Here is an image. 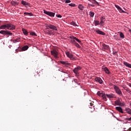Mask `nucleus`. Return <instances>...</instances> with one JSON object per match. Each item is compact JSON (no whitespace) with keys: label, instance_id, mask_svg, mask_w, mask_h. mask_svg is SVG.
<instances>
[{"label":"nucleus","instance_id":"1","mask_svg":"<svg viewBox=\"0 0 131 131\" xmlns=\"http://www.w3.org/2000/svg\"><path fill=\"white\" fill-rule=\"evenodd\" d=\"M8 29V30H15L16 26L12 24H7L0 26V29Z\"/></svg>","mask_w":131,"mask_h":131},{"label":"nucleus","instance_id":"2","mask_svg":"<svg viewBox=\"0 0 131 131\" xmlns=\"http://www.w3.org/2000/svg\"><path fill=\"white\" fill-rule=\"evenodd\" d=\"M46 29L53 30V31H58V28L57 26L52 25L51 24H45Z\"/></svg>","mask_w":131,"mask_h":131},{"label":"nucleus","instance_id":"3","mask_svg":"<svg viewBox=\"0 0 131 131\" xmlns=\"http://www.w3.org/2000/svg\"><path fill=\"white\" fill-rule=\"evenodd\" d=\"M66 55L68 58H69V59L72 60V61H75V60H76V58H75L73 54H70L69 51L66 52Z\"/></svg>","mask_w":131,"mask_h":131},{"label":"nucleus","instance_id":"4","mask_svg":"<svg viewBox=\"0 0 131 131\" xmlns=\"http://www.w3.org/2000/svg\"><path fill=\"white\" fill-rule=\"evenodd\" d=\"M0 34H3V35H13V33L11 32L10 31L8 30H1L0 31Z\"/></svg>","mask_w":131,"mask_h":131},{"label":"nucleus","instance_id":"5","mask_svg":"<svg viewBox=\"0 0 131 131\" xmlns=\"http://www.w3.org/2000/svg\"><path fill=\"white\" fill-rule=\"evenodd\" d=\"M97 95L99 96V97H102V99H103L104 101H107L106 94H105V93H104L103 91H98L97 92Z\"/></svg>","mask_w":131,"mask_h":131},{"label":"nucleus","instance_id":"6","mask_svg":"<svg viewBox=\"0 0 131 131\" xmlns=\"http://www.w3.org/2000/svg\"><path fill=\"white\" fill-rule=\"evenodd\" d=\"M43 13L46 14V15H47L48 16H49L50 17H55V15H56V13L54 12H52L51 11H48L46 10H43Z\"/></svg>","mask_w":131,"mask_h":131},{"label":"nucleus","instance_id":"7","mask_svg":"<svg viewBox=\"0 0 131 131\" xmlns=\"http://www.w3.org/2000/svg\"><path fill=\"white\" fill-rule=\"evenodd\" d=\"M114 89L116 91V94L119 95V96H122V92H121V90H120L119 88H118V86L115 85L114 86Z\"/></svg>","mask_w":131,"mask_h":131},{"label":"nucleus","instance_id":"8","mask_svg":"<svg viewBox=\"0 0 131 131\" xmlns=\"http://www.w3.org/2000/svg\"><path fill=\"white\" fill-rule=\"evenodd\" d=\"M51 55H52V56H54L55 59H59V56H58L59 53L57 51H56V50H53L51 51Z\"/></svg>","mask_w":131,"mask_h":131},{"label":"nucleus","instance_id":"9","mask_svg":"<svg viewBox=\"0 0 131 131\" xmlns=\"http://www.w3.org/2000/svg\"><path fill=\"white\" fill-rule=\"evenodd\" d=\"M21 5H23L25 8H31V6L30 5V4L28 2H27L26 1H21Z\"/></svg>","mask_w":131,"mask_h":131},{"label":"nucleus","instance_id":"10","mask_svg":"<svg viewBox=\"0 0 131 131\" xmlns=\"http://www.w3.org/2000/svg\"><path fill=\"white\" fill-rule=\"evenodd\" d=\"M80 69H81V67H78L74 69L73 72L75 74L76 76H79V73H78V71L79 70H80Z\"/></svg>","mask_w":131,"mask_h":131},{"label":"nucleus","instance_id":"11","mask_svg":"<svg viewBox=\"0 0 131 131\" xmlns=\"http://www.w3.org/2000/svg\"><path fill=\"white\" fill-rule=\"evenodd\" d=\"M69 38H71V39H75V40H76L77 41V42H78V43H79L80 45H81V43H82L80 40H79L78 38H77V37H75L74 36H69Z\"/></svg>","mask_w":131,"mask_h":131},{"label":"nucleus","instance_id":"12","mask_svg":"<svg viewBox=\"0 0 131 131\" xmlns=\"http://www.w3.org/2000/svg\"><path fill=\"white\" fill-rule=\"evenodd\" d=\"M102 51L108 50H109V49H110V47L109 46V45H107L103 43L102 44Z\"/></svg>","mask_w":131,"mask_h":131},{"label":"nucleus","instance_id":"13","mask_svg":"<svg viewBox=\"0 0 131 131\" xmlns=\"http://www.w3.org/2000/svg\"><path fill=\"white\" fill-rule=\"evenodd\" d=\"M95 32H96L97 34H99L100 35H106V33H105V32L100 30L99 29H97Z\"/></svg>","mask_w":131,"mask_h":131},{"label":"nucleus","instance_id":"14","mask_svg":"<svg viewBox=\"0 0 131 131\" xmlns=\"http://www.w3.org/2000/svg\"><path fill=\"white\" fill-rule=\"evenodd\" d=\"M95 81H97V82H99L100 84H102L103 83V80L100 77H96L95 79Z\"/></svg>","mask_w":131,"mask_h":131},{"label":"nucleus","instance_id":"15","mask_svg":"<svg viewBox=\"0 0 131 131\" xmlns=\"http://www.w3.org/2000/svg\"><path fill=\"white\" fill-rule=\"evenodd\" d=\"M107 96V98H108V99H112L115 97V95L113 94L112 93L110 94H105V97Z\"/></svg>","mask_w":131,"mask_h":131},{"label":"nucleus","instance_id":"16","mask_svg":"<svg viewBox=\"0 0 131 131\" xmlns=\"http://www.w3.org/2000/svg\"><path fill=\"white\" fill-rule=\"evenodd\" d=\"M105 21H106V18H105V17L102 16V17L100 18V24L101 25L104 24Z\"/></svg>","mask_w":131,"mask_h":131},{"label":"nucleus","instance_id":"17","mask_svg":"<svg viewBox=\"0 0 131 131\" xmlns=\"http://www.w3.org/2000/svg\"><path fill=\"white\" fill-rule=\"evenodd\" d=\"M46 33L47 35H53V34H54V32H53L52 30H47Z\"/></svg>","mask_w":131,"mask_h":131},{"label":"nucleus","instance_id":"18","mask_svg":"<svg viewBox=\"0 0 131 131\" xmlns=\"http://www.w3.org/2000/svg\"><path fill=\"white\" fill-rule=\"evenodd\" d=\"M11 5L14 6V7H17V6L19 5V3L12 1L10 3Z\"/></svg>","mask_w":131,"mask_h":131},{"label":"nucleus","instance_id":"19","mask_svg":"<svg viewBox=\"0 0 131 131\" xmlns=\"http://www.w3.org/2000/svg\"><path fill=\"white\" fill-rule=\"evenodd\" d=\"M116 110L118 111V112H120V113H123V111L122 110V108L120 106H116Z\"/></svg>","mask_w":131,"mask_h":131},{"label":"nucleus","instance_id":"20","mask_svg":"<svg viewBox=\"0 0 131 131\" xmlns=\"http://www.w3.org/2000/svg\"><path fill=\"white\" fill-rule=\"evenodd\" d=\"M24 16H30V17H32V16H33V14H32L31 12H24Z\"/></svg>","mask_w":131,"mask_h":131},{"label":"nucleus","instance_id":"21","mask_svg":"<svg viewBox=\"0 0 131 131\" xmlns=\"http://www.w3.org/2000/svg\"><path fill=\"white\" fill-rule=\"evenodd\" d=\"M121 102V101L119 99H118V100H116L115 101V106H116V105L117 106H119V105H120V102Z\"/></svg>","mask_w":131,"mask_h":131},{"label":"nucleus","instance_id":"22","mask_svg":"<svg viewBox=\"0 0 131 131\" xmlns=\"http://www.w3.org/2000/svg\"><path fill=\"white\" fill-rule=\"evenodd\" d=\"M22 31L25 35H26V36H27V35H28V31H27V30H26V29L23 28Z\"/></svg>","mask_w":131,"mask_h":131},{"label":"nucleus","instance_id":"23","mask_svg":"<svg viewBox=\"0 0 131 131\" xmlns=\"http://www.w3.org/2000/svg\"><path fill=\"white\" fill-rule=\"evenodd\" d=\"M29 49V47L27 45H26L22 47L21 50L22 51H27Z\"/></svg>","mask_w":131,"mask_h":131},{"label":"nucleus","instance_id":"24","mask_svg":"<svg viewBox=\"0 0 131 131\" xmlns=\"http://www.w3.org/2000/svg\"><path fill=\"white\" fill-rule=\"evenodd\" d=\"M90 3L94 4L95 5H97V6H100V4L96 0H91V2Z\"/></svg>","mask_w":131,"mask_h":131},{"label":"nucleus","instance_id":"25","mask_svg":"<svg viewBox=\"0 0 131 131\" xmlns=\"http://www.w3.org/2000/svg\"><path fill=\"white\" fill-rule=\"evenodd\" d=\"M60 63L62 64V65H70V63L68 62V61H61Z\"/></svg>","mask_w":131,"mask_h":131},{"label":"nucleus","instance_id":"26","mask_svg":"<svg viewBox=\"0 0 131 131\" xmlns=\"http://www.w3.org/2000/svg\"><path fill=\"white\" fill-rule=\"evenodd\" d=\"M114 39L115 40H120V39L119 38V36L117 35H114Z\"/></svg>","mask_w":131,"mask_h":131},{"label":"nucleus","instance_id":"27","mask_svg":"<svg viewBox=\"0 0 131 131\" xmlns=\"http://www.w3.org/2000/svg\"><path fill=\"white\" fill-rule=\"evenodd\" d=\"M104 71H105V73H107V74H109L110 73V71H109V69H108V68L105 67L103 69Z\"/></svg>","mask_w":131,"mask_h":131},{"label":"nucleus","instance_id":"28","mask_svg":"<svg viewBox=\"0 0 131 131\" xmlns=\"http://www.w3.org/2000/svg\"><path fill=\"white\" fill-rule=\"evenodd\" d=\"M94 23L95 26H98V25H100V21H99V20H94Z\"/></svg>","mask_w":131,"mask_h":131},{"label":"nucleus","instance_id":"29","mask_svg":"<svg viewBox=\"0 0 131 131\" xmlns=\"http://www.w3.org/2000/svg\"><path fill=\"white\" fill-rule=\"evenodd\" d=\"M125 111L127 113H128V114L131 115V110L129 108H126Z\"/></svg>","mask_w":131,"mask_h":131},{"label":"nucleus","instance_id":"30","mask_svg":"<svg viewBox=\"0 0 131 131\" xmlns=\"http://www.w3.org/2000/svg\"><path fill=\"white\" fill-rule=\"evenodd\" d=\"M83 6L82 4H79L78 5V9H79V10H80L81 11H83Z\"/></svg>","mask_w":131,"mask_h":131},{"label":"nucleus","instance_id":"31","mask_svg":"<svg viewBox=\"0 0 131 131\" xmlns=\"http://www.w3.org/2000/svg\"><path fill=\"white\" fill-rule=\"evenodd\" d=\"M75 47H76L77 48H78L79 49H80L81 47L78 43H77L76 41V42L74 44Z\"/></svg>","mask_w":131,"mask_h":131},{"label":"nucleus","instance_id":"32","mask_svg":"<svg viewBox=\"0 0 131 131\" xmlns=\"http://www.w3.org/2000/svg\"><path fill=\"white\" fill-rule=\"evenodd\" d=\"M119 13H126V12L124 11L123 10H122V8L121 7L118 10Z\"/></svg>","mask_w":131,"mask_h":131},{"label":"nucleus","instance_id":"33","mask_svg":"<svg viewBox=\"0 0 131 131\" xmlns=\"http://www.w3.org/2000/svg\"><path fill=\"white\" fill-rule=\"evenodd\" d=\"M89 15H90V17H94V16H95V13H94L92 11H90L89 12Z\"/></svg>","mask_w":131,"mask_h":131},{"label":"nucleus","instance_id":"34","mask_svg":"<svg viewBox=\"0 0 131 131\" xmlns=\"http://www.w3.org/2000/svg\"><path fill=\"white\" fill-rule=\"evenodd\" d=\"M30 35H32V36H37V34H36L34 32H31L30 33Z\"/></svg>","mask_w":131,"mask_h":131},{"label":"nucleus","instance_id":"35","mask_svg":"<svg viewBox=\"0 0 131 131\" xmlns=\"http://www.w3.org/2000/svg\"><path fill=\"white\" fill-rule=\"evenodd\" d=\"M120 37H121V38H124L125 36L123 33L121 32H120Z\"/></svg>","mask_w":131,"mask_h":131},{"label":"nucleus","instance_id":"36","mask_svg":"<svg viewBox=\"0 0 131 131\" xmlns=\"http://www.w3.org/2000/svg\"><path fill=\"white\" fill-rule=\"evenodd\" d=\"M76 42V41H75V39H72L70 40V42H71V43H73V45H74Z\"/></svg>","mask_w":131,"mask_h":131},{"label":"nucleus","instance_id":"37","mask_svg":"<svg viewBox=\"0 0 131 131\" xmlns=\"http://www.w3.org/2000/svg\"><path fill=\"white\" fill-rule=\"evenodd\" d=\"M71 25H73V26H77V25L76 24V23L74 22V21H72L71 23Z\"/></svg>","mask_w":131,"mask_h":131},{"label":"nucleus","instance_id":"38","mask_svg":"<svg viewBox=\"0 0 131 131\" xmlns=\"http://www.w3.org/2000/svg\"><path fill=\"white\" fill-rule=\"evenodd\" d=\"M69 6H70V7H76V4L74 3H71L69 4Z\"/></svg>","mask_w":131,"mask_h":131},{"label":"nucleus","instance_id":"39","mask_svg":"<svg viewBox=\"0 0 131 131\" xmlns=\"http://www.w3.org/2000/svg\"><path fill=\"white\" fill-rule=\"evenodd\" d=\"M123 64L125 66H131L130 64L125 61L123 62Z\"/></svg>","mask_w":131,"mask_h":131},{"label":"nucleus","instance_id":"40","mask_svg":"<svg viewBox=\"0 0 131 131\" xmlns=\"http://www.w3.org/2000/svg\"><path fill=\"white\" fill-rule=\"evenodd\" d=\"M119 106H121V107H123V106H125V103L121 102H120Z\"/></svg>","mask_w":131,"mask_h":131},{"label":"nucleus","instance_id":"41","mask_svg":"<svg viewBox=\"0 0 131 131\" xmlns=\"http://www.w3.org/2000/svg\"><path fill=\"white\" fill-rule=\"evenodd\" d=\"M115 7L118 10L121 8V7H120V6H119L117 5H115Z\"/></svg>","mask_w":131,"mask_h":131},{"label":"nucleus","instance_id":"42","mask_svg":"<svg viewBox=\"0 0 131 131\" xmlns=\"http://www.w3.org/2000/svg\"><path fill=\"white\" fill-rule=\"evenodd\" d=\"M70 3H71V0H66V1H65V3L66 4H69Z\"/></svg>","mask_w":131,"mask_h":131},{"label":"nucleus","instance_id":"43","mask_svg":"<svg viewBox=\"0 0 131 131\" xmlns=\"http://www.w3.org/2000/svg\"><path fill=\"white\" fill-rule=\"evenodd\" d=\"M56 17H57V18H61L62 15H61L60 14H56Z\"/></svg>","mask_w":131,"mask_h":131},{"label":"nucleus","instance_id":"44","mask_svg":"<svg viewBox=\"0 0 131 131\" xmlns=\"http://www.w3.org/2000/svg\"><path fill=\"white\" fill-rule=\"evenodd\" d=\"M117 53H118V51H113V55H116V54H117Z\"/></svg>","mask_w":131,"mask_h":131},{"label":"nucleus","instance_id":"45","mask_svg":"<svg viewBox=\"0 0 131 131\" xmlns=\"http://www.w3.org/2000/svg\"><path fill=\"white\" fill-rule=\"evenodd\" d=\"M89 6H91V7H93V8L95 7V5L94 4H89Z\"/></svg>","mask_w":131,"mask_h":131},{"label":"nucleus","instance_id":"46","mask_svg":"<svg viewBox=\"0 0 131 131\" xmlns=\"http://www.w3.org/2000/svg\"><path fill=\"white\" fill-rule=\"evenodd\" d=\"M126 91H127V92H128V93H129V92H130V91H129V89H127L126 90Z\"/></svg>","mask_w":131,"mask_h":131},{"label":"nucleus","instance_id":"47","mask_svg":"<svg viewBox=\"0 0 131 131\" xmlns=\"http://www.w3.org/2000/svg\"><path fill=\"white\" fill-rule=\"evenodd\" d=\"M126 91H127V92H128V93H129V92H130V91H129V89H127L126 90Z\"/></svg>","mask_w":131,"mask_h":131},{"label":"nucleus","instance_id":"48","mask_svg":"<svg viewBox=\"0 0 131 131\" xmlns=\"http://www.w3.org/2000/svg\"><path fill=\"white\" fill-rule=\"evenodd\" d=\"M128 68H131V66H127Z\"/></svg>","mask_w":131,"mask_h":131},{"label":"nucleus","instance_id":"49","mask_svg":"<svg viewBox=\"0 0 131 131\" xmlns=\"http://www.w3.org/2000/svg\"><path fill=\"white\" fill-rule=\"evenodd\" d=\"M91 104V106H93V105H94V104L93 103H90Z\"/></svg>","mask_w":131,"mask_h":131},{"label":"nucleus","instance_id":"50","mask_svg":"<svg viewBox=\"0 0 131 131\" xmlns=\"http://www.w3.org/2000/svg\"><path fill=\"white\" fill-rule=\"evenodd\" d=\"M129 130L131 131V127L129 128Z\"/></svg>","mask_w":131,"mask_h":131},{"label":"nucleus","instance_id":"51","mask_svg":"<svg viewBox=\"0 0 131 131\" xmlns=\"http://www.w3.org/2000/svg\"><path fill=\"white\" fill-rule=\"evenodd\" d=\"M89 1V2H90V3H91V2H92V0H88Z\"/></svg>","mask_w":131,"mask_h":131},{"label":"nucleus","instance_id":"52","mask_svg":"<svg viewBox=\"0 0 131 131\" xmlns=\"http://www.w3.org/2000/svg\"><path fill=\"white\" fill-rule=\"evenodd\" d=\"M17 40H15L14 42H17Z\"/></svg>","mask_w":131,"mask_h":131},{"label":"nucleus","instance_id":"53","mask_svg":"<svg viewBox=\"0 0 131 131\" xmlns=\"http://www.w3.org/2000/svg\"><path fill=\"white\" fill-rule=\"evenodd\" d=\"M51 59L52 61H53V59L52 58H51Z\"/></svg>","mask_w":131,"mask_h":131},{"label":"nucleus","instance_id":"54","mask_svg":"<svg viewBox=\"0 0 131 131\" xmlns=\"http://www.w3.org/2000/svg\"><path fill=\"white\" fill-rule=\"evenodd\" d=\"M124 9L125 10V8H124Z\"/></svg>","mask_w":131,"mask_h":131},{"label":"nucleus","instance_id":"55","mask_svg":"<svg viewBox=\"0 0 131 131\" xmlns=\"http://www.w3.org/2000/svg\"><path fill=\"white\" fill-rule=\"evenodd\" d=\"M129 31H131V30H129Z\"/></svg>","mask_w":131,"mask_h":131}]
</instances>
